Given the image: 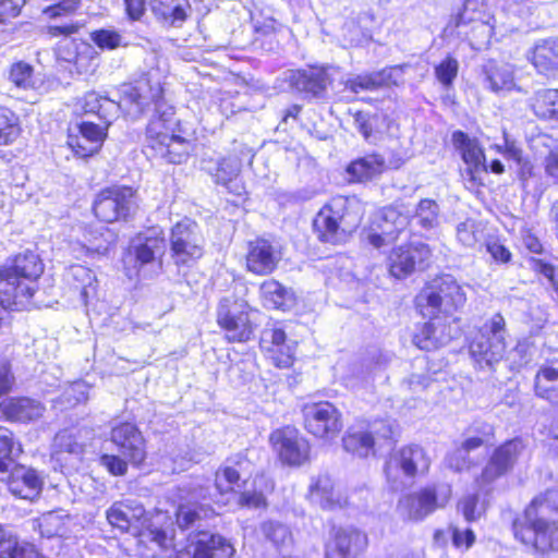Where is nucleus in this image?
I'll return each instance as SVG.
<instances>
[{
	"label": "nucleus",
	"mask_w": 558,
	"mask_h": 558,
	"mask_svg": "<svg viewBox=\"0 0 558 558\" xmlns=\"http://www.w3.org/2000/svg\"><path fill=\"white\" fill-rule=\"evenodd\" d=\"M154 106V114L146 130V150L151 157L168 163L181 165L194 149L192 141L179 134L173 120L174 108L162 97V87L151 73L135 84H125L120 89V100L114 101L96 92H88L82 99V109L92 113L109 126L120 110L131 119H137L146 109Z\"/></svg>",
	"instance_id": "nucleus-1"
},
{
	"label": "nucleus",
	"mask_w": 558,
	"mask_h": 558,
	"mask_svg": "<svg viewBox=\"0 0 558 558\" xmlns=\"http://www.w3.org/2000/svg\"><path fill=\"white\" fill-rule=\"evenodd\" d=\"M109 524L121 532H130L140 544H150L161 558H232L233 545L220 535L199 533L183 549H177L173 522L167 512L148 514L142 504L125 499L113 502L106 511Z\"/></svg>",
	"instance_id": "nucleus-2"
},
{
	"label": "nucleus",
	"mask_w": 558,
	"mask_h": 558,
	"mask_svg": "<svg viewBox=\"0 0 558 558\" xmlns=\"http://www.w3.org/2000/svg\"><path fill=\"white\" fill-rule=\"evenodd\" d=\"M558 492L549 489L532 500L524 512V520L513 524L514 536L541 553L558 549Z\"/></svg>",
	"instance_id": "nucleus-3"
},
{
	"label": "nucleus",
	"mask_w": 558,
	"mask_h": 558,
	"mask_svg": "<svg viewBox=\"0 0 558 558\" xmlns=\"http://www.w3.org/2000/svg\"><path fill=\"white\" fill-rule=\"evenodd\" d=\"M350 201L338 196L326 204L316 215L313 227L322 242L340 244L357 228L361 221L359 214L349 211Z\"/></svg>",
	"instance_id": "nucleus-4"
},
{
	"label": "nucleus",
	"mask_w": 558,
	"mask_h": 558,
	"mask_svg": "<svg viewBox=\"0 0 558 558\" xmlns=\"http://www.w3.org/2000/svg\"><path fill=\"white\" fill-rule=\"evenodd\" d=\"M166 252V240L159 228L140 233L124 257L125 274L130 279L147 276L146 268L155 272L161 268V257Z\"/></svg>",
	"instance_id": "nucleus-5"
},
{
	"label": "nucleus",
	"mask_w": 558,
	"mask_h": 558,
	"mask_svg": "<svg viewBox=\"0 0 558 558\" xmlns=\"http://www.w3.org/2000/svg\"><path fill=\"white\" fill-rule=\"evenodd\" d=\"M506 320L499 313L494 314L470 341V353L481 367H493L506 354Z\"/></svg>",
	"instance_id": "nucleus-6"
},
{
	"label": "nucleus",
	"mask_w": 558,
	"mask_h": 558,
	"mask_svg": "<svg viewBox=\"0 0 558 558\" xmlns=\"http://www.w3.org/2000/svg\"><path fill=\"white\" fill-rule=\"evenodd\" d=\"M451 497V487L436 484L403 496L397 510L403 519L422 521L437 509L444 508Z\"/></svg>",
	"instance_id": "nucleus-7"
},
{
	"label": "nucleus",
	"mask_w": 558,
	"mask_h": 558,
	"mask_svg": "<svg viewBox=\"0 0 558 558\" xmlns=\"http://www.w3.org/2000/svg\"><path fill=\"white\" fill-rule=\"evenodd\" d=\"M250 311L247 301L235 295H228L219 301L217 323L226 331L229 342H245L251 338L253 327L248 317Z\"/></svg>",
	"instance_id": "nucleus-8"
},
{
	"label": "nucleus",
	"mask_w": 558,
	"mask_h": 558,
	"mask_svg": "<svg viewBox=\"0 0 558 558\" xmlns=\"http://www.w3.org/2000/svg\"><path fill=\"white\" fill-rule=\"evenodd\" d=\"M429 469V459L420 446L402 447L390 454L385 465L387 481L393 489L404 486L402 476L414 478Z\"/></svg>",
	"instance_id": "nucleus-9"
},
{
	"label": "nucleus",
	"mask_w": 558,
	"mask_h": 558,
	"mask_svg": "<svg viewBox=\"0 0 558 558\" xmlns=\"http://www.w3.org/2000/svg\"><path fill=\"white\" fill-rule=\"evenodd\" d=\"M418 301H425L433 310H437L445 316L452 314L463 307L466 295L463 288L450 275H444L434 279L430 284L423 289Z\"/></svg>",
	"instance_id": "nucleus-10"
},
{
	"label": "nucleus",
	"mask_w": 558,
	"mask_h": 558,
	"mask_svg": "<svg viewBox=\"0 0 558 558\" xmlns=\"http://www.w3.org/2000/svg\"><path fill=\"white\" fill-rule=\"evenodd\" d=\"M305 429L314 437L332 440L342 429L340 411L330 402H313L304 404Z\"/></svg>",
	"instance_id": "nucleus-11"
},
{
	"label": "nucleus",
	"mask_w": 558,
	"mask_h": 558,
	"mask_svg": "<svg viewBox=\"0 0 558 558\" xmlns=\"http://www.w3.org/2000/svg\"><path fill=\"white\" fill-rule=\"evenodd\" d=\"M204 240L197 225L184 219L171 230L170 247L174 263L178 266L190 265L203 256Z\"/></svg>",
	"instance_id": "nucleus-12"
},
{
	"label": "nucleus",
	"mask_w": 558,
	"mask_h": 558,
	"mask_svg": "<svg viewBox=\"0 0 558 558\" xmlns=\"http://www.w3.org/2000/svg\"><path fill=\"white\" fill-rule=\"evenodd\" d=\"M269 441L280 461L286 465L300 466L310 459V442L294 427L286 426L274 430Z\"/></svg>",
	"instance_id": "nucleus-13"
},
{
	"label": "nucleus",
	"mask_w": 558,
	"mask_h": 558,
	"mask_svg": "<svg viewBox=\"0 0 558 558\" xmlns=\"http://www.w3.org/2000/svg\"><path fill=\"white\" fill-rule=\"evenodd\" d=\"M134 190L129 186H113L102 190L94 202L95 216L104 222L125 219L134 207Z\"/></svg>",
	"instance_id": "nucleus-14"
},
{
	"label": "nucleus",
	"mask_w": 558,
	"mask_h": 558,
	"mask_svg": "<svg viewBox=\"0 0 558 558\" xmlns=\"http://www.w3.org/2000/svg\"><path fill=\"white\" fill-rule=\"evenodd\" d=\"M307 498L312 504L325 510L343 509L349 505L360 507L337 485L328 474H318L311 478Z\"/></svg>",
	"instance_id": "nucleus-15"
},
{
	"label": "nucleus",
	"mask_w": 558,
	"mask_h": 558,
	"mask_svg": "<svg viewBox=\"0 0 558 558\" xmlns=\"http://www.w3.org/2000/svg\"><path fill=\"white\" fill-rule=\"evenodd\" d=\"M430 250L422 242H411L392 248L388 256V268L392 277L403 279L423 266L429 258Z\"/></svg>",
	"instance_id": "nucleus-16"
},
{
	"label": "nucleus",
	"mask_w": 558,
	"mask_h": 558,
	"mask_svg": "<svg viewBox=\"0 0 558 558\" xmlns=\"http://www.w3.org/2000/svg\"><path fill=\"white\" fill-rule=\"evenodd\" d=\"M396 424L390 420L374 422L371 432L350 427L342 438L345 451L360 458L374 453V434L383 438H391L396 432Z\"/></svg>",
	"instance_id": "nucleus-17"
},
{
	"label": "nucleus",
	"mask_w": 558,
	"mask_h": 558,
	"mask_svg": "<svg viewBox=\"0 0 558 558\" xmlns=\"http://www.w3.org/2000/svg\"><path fill=\"white\" fill-rule=\"evenodd\" d=\"M242 168L241 159L230 154L217 159H204L203 169L211 177L213 181L223 186L229 193L241 196L245 192V187L240 180Z\"/></svg>",
	"instance_id": "nucleus-18"
},
{
	"label": "nucleus",
	"mask_w": 558,
	"mask_h": 558,
	"mask_svg": "<svg viewBox=\"0 0 558 558\" xmlns=\"http://www.w3.org/2000/svg\"><path fill=\"white\" fill-rule=\"evenodd\" d=\"M252 464L242 454L229 458L225 465L216 472L215 487L220 495L216 501L218 505L229 502L228 494L235 493L246 484L245 476L251 473Z\"/></svg>",
	"instance_id": "nucleus-19"
},
{
	"label": "nucleus",
	"mask_w": 558,
	"mask_h": 558,
	"mask_svg": "<svg viewBox=\"0 0 558 558\" xmlns=\"http://www.w3.org/2000/svg\"><path fill=\"white\" fill-rule=\"evenodd\" d=\"M458 335L456 318L435 316L414 335L413 342L421 350L429 351L446 345Z\"/></svg>",
	"instance_id": "nucleus-20"
},
{
	"label": "nucleus",
	"mask_w": 558,
	"mask_h": 558,
	"mask_svg": "<svg viewBox=\"0 0 558 558\" xmlns=\"http://www.w3.org/2000/svg\"><path fill=\"white\" fill-rule=\"evenodd\" d=\"M523 440L514 438L495 449L489 462L482 472L478 485L484 486L493 483L505 475L524 451Z\"/></svg>",
	"instance_id": "nucleus-21"
},
{
	"label": "nucleus",
	"mask_w": 558,
	"mask_h": 558,
	"mask_svg": "<svg viewBox=\"0 0 558 558\" xmlns=\"http://www.w3.org/2000/svg\"><path fill=\"white\" fill-rule=\"evenodd\" d=\"M282 258L280 247L266 239L251 241L246 253V269L257 276L275 271Z\"/></svg>",
	"instance_id": "nucleus-22"
},
{
	"label": "nucleus",
	"mask_w": 558,
	"mask_h": 558,
	"mask_svg": "<svg viewBox=\"0 0 558 558\" xmlns=\"http://www.w3.org/2000/svg\"><path fill=\"white\" fill-rule=\"evenodd\" d=\"M8 472L7 486L15 497L34 500L41 494L45 483L41 472L24 464H16Z\"/></svg>",
	"instance_id": "nucleus-23"
},
{
	"label": "nucleus",
	"mask_w": 558,
	"mask_h": 558,
	"mask_svg": "<svg viewBox=\"0 0 558 558\" xmlns=\"http://www.w3.org/2000/svg\"><path fill=\"white\" fill-rule=\"evenodd\" d=\"M110 439L131 463L141 464L146 458L144 437L134 424L124 422L114 425Z\"/></svg>",
	"instance_id": "nucleus-24"
},
{
	"label": "nucleus",
	"mask_w": 558,
	"mask_h": 558,
	"mask_svg": "<svg viewBox=\"0 0 558 558\" xmlns=\"http://www.w3.org/2000/svg\"><path fill=\"white\" fill-rule=\"evenodd\" d=\"M367 536L362 531L349 527H339L328 544L327 558H356L367 547Z\"/></svg>",
	"instance_id": "nucleus-25"
},
{
	"label": "nucleus",
	"mask_w": 558,
	"mask_h": 558,
	"mask_svg": "<svg viewBox=\"0 0 558 558\" xmlns=\"http://www.w3.org/2000/svg\"><path fill=\"white\" fill-rule=\"evenodd\" d=\"M379 219L380 232H369L367 235L368 243L376 248L396 240L409 225V216L402 214L397 206L384 208L379 214Z\"/></svg>",
	"instance_id": "nucleus-26"
},
{
	"label": "nucleus",
	"mask_w": 558,
	"mask_h": 558,
	"mask_svg": "<svg viewBox=\"0 0 558 558\" xmlns=\"http://www.w3.org/2000/svg\"><path fill=\"white\" fill-rule=\"evenodd\" d=\"M452 144L460 151L471 180L475 181L477 174L487 172L486 157L477 140L462 131H456L452 134Z\"/></svg>",
	"instance_id": "nucleus-27"
},
{
	"label": "nucleus",
	"mask_w": 558,
	"mask_h": 558,
	"mask_svg": "<svg viewBox=\"0 0 558 558\" xmlns=\"http://www.w3.org/2000/svg\"><path fill=\"white\" fill-rule=\"evenodd\" d=\"M155 19L165 26L180 28L192 14L190 0H149Z\"/></svg>",
	"instance_id": "nucleus-28"
},
{
	"label": "nucleus",
	"mask_w": 558,
	"mask_h": 558,
	"mask_svg": "<svg viewBox=\"0 0 558 558\" xmlns=\"http://www.w3.org/2000/svg\"><path fill=\"white\" fill-rule=\"evenodd\" d=\"M289 81L296 90L319 96L330 84L331 78L328 69L311 68L290 71Z\"/></svg>",
	"instance_id": "nucleus-29"
},
{
	"label": "nucleus",
	"mask_w": 558,
	"mask_h": 558,
	"mask_svg": "<svg viewBox=\"0 0 558 558\" xmlns=\"http://www.w3.org/2000/svg\"><path fill=\"white\" fill-rule=\"evenodd\" d=\"M40 402L29 398H9L0 402V418L13 422H29L43 415Z\"/></svg>",
	"instance_id": "nucleus-30"
},
{
	"label": "nucleus",
	"mask_w": 558,
	"mask_h": 558,
	"mask_svg": "<svg viewBox=\"0 0 558 558\" xmlns=\"http://www.w3.org/2000/svg\"><path fill=\"white\" fill-rule=\"evenodd\" d=\"M259 291L265 307L289 311L295 305L294 292L276 280L264 281Z\"/></svg>",
	"instance_id": "nucleus-31"
},
{
	"label": "nucleus",
	"mask_w": 558,
	"mask_h": 558,
	"mask_svg": "<svg viewBox=\"0 0 558 558\" xmlns=\"http://www.w3.org/2000/svg\"><path fill=\"white\" fill-rule=\"evenodd\" d=\"M0 558H39L34 545L20 542L12 529L0 524Z\"/></svg>",
	"instance_id": "nucleus-32"
},
{
	"label": "nucleus",
	"mask_w": 558,
	"mask_h": 558,
	"mask_svg": "<svg viewBox=\"0 0 558 558\" xmlns=\"http://www.w3.org/2000/svg\"><path fill=\"white\" fill-rule=\"evenodd\" d=\"M531 60L542 74L551 75L558 72V40L547 39L536 44Z\"/></svg>",
	"instance_id": "nucleus-33"
},
{
	"label": "nucleus",
	"mask_w": 558,
	"mask_h": 558,
	"mask_svg": "<svg viewBox=\"0 0 558 558\" xmlns=\"http://www.w3.org/2000/svg\"><path fill=\"white\" fill-rule=\"evenodd\" d=\"M399 68L385 69L380 72L362 74L345 82V87L357 94L365 90H375L383 85L397 84L393 75L399 73Z\"/></svg>",
	"instance_id": "nucleus-34"
},
{
	"label": "nucleus",
	"mask_w": 558,
	"mask_h": 558,
	"mask_svg": "<svg viewBox=\"0 0 558 558\" xmlns=\"http://www.w3.org/2000/svg\"><path fill=\"white\" fill-rule=\"evenodd\" d=\"M385 168V159L378 154H371L351 161L347 173L352 181L364 182L380 174Z\"/></svg>",
	"instance_id": "nucleus-35"
},
{
	"label": "nucleus",
	"mask_w": 558,
	"mask_h": 558,
	"mask_svg": "<svg viewBox=\"0 0 558 558\" xmlns=\"http://www.w3.org/2000/svg\"><path fill=\"white\" fill-rule=\"evenodd\" d=\"M534 386L538 397L558 404V364L543 366L535 376Z\"/></svg>",
	"instance_id": "nucleus-36"
},
{
	"label": "nucleus",
	"mask_w": 558,
	"mask_h": 558,
	"mask_svg": "<svg viewBox=\"0 0 558 558\" xmlns=\"http://www.w3.org/2000/svg\"><path fill=\"white\" fill-rule=\"evenodd\" d=\"M70 517L61 511L44 513L38 519V529L47 538L63 537L69 532Z\"/></svg>",
	"instance_id": "nucleus-37"
},
{
	"label": "nucleus",
	"mask_w": 558,
	"mask_h": 558,
	"mask_svg": "<svg viewBox=\"0 0 558 558\" xmlns=\"http://www.w3.org/2000/svg\"><path fill=\"white\" fill-rule=\"evenodd\" d=\"M485 73L486 81L493 92L513 89V69L510 64L489 63L485 68Z\"/></svg>",
	"instance_id": "nucleus-38"
},
{
	"label": "nucleus",
	"mask_w": 558,
	"mask_h": 558,
	"mask_svg": "<svg viewBox=\"0 0 558 558\" xmlns=\"http://www.w3.org/2000/svg\"><path fill=\"white\" fill-rule=\"evenodd\" d=\"M71 45L75 47V54L66 60L74 63L78 73H93L98 66V53L95 48L84 41H72Z\"/></svg>",
	"instance_id": "nucleus-39"
},
{
	"label": "nucleus",
	"mask_w": 558,
	"mask_h": 558,
	"mask_svg": "<svg viewBox=\"0 0 558 558\" xmlns=\"http://www.w3.org/2000/svg\"><path fill=\"white\" fill-rule=\"evenodd\" d=\"M532 108L542 119L558 120V89H541L534 95Z\"/></svg>",
	"instance_id": "nucleus-40"
},
{
	"label": "nucleus",
	"mask_w": 558,
	"mask_h": 558,
	"mask_svg": "<svg viewBox=\"0 0 558 558\" xmlns=\"http://www.w3.org/2000/svg\"><path fill=\"white\" fill-rule=\"evenodd\" d=\"M108 128L105 123L99 125L93 121H83L71 130H74V132L83 135L86 141H89L90 148H84V153H97L107 137Z\"/></svg>",
	"instance_id": "nucleus-41"
},
{
	"label": "nucleus",
	"mask_w": 558,
	"mask_h": 558,
	"mask_svg": "<svg viewBox=\"0 0 558 558\" xmlns=\"http://www.w3.org/2000/svg\"><path fill=\"white\" fill-rule=\"evenodd\" d=\"M84 444L77 440L76 435L69 429L59 432L52 444V457L57 460L60 459L62 453H69L73 456H81L84 452Z\"/></svg>",
	"instance_id": "nucleus-42"
},
{
	"label": "nucleus",
	"mask_w": 558,
	"mask_h": 558,
	"mask_svg": "<svg viewBox=\"0 0 558 558\" xmlns=\"http://www.w3.org/2000/svg\"><path fill=\"white\" fill-rule=\"evenodd\" d=\"M70 275L76 282L74 289L80 291L82 300L86 303L96 292V278L94 272L89 268L75 265L71 267Z\"/></svg>",
	"instance_id": "nucleus-43"
},
{
	"label": "nucleus",
	"mask_w": 558,
	"mask_h": 558,
	"mask_svg": "<svg viewBox=\"0 0 558 558\" xmlns=\"http://www.w3.org/2000/svg\"><path fill=\"white\" fill-rule=\"evenodd\" d=\"M439 213V205L434 199L424 198L417 204L414 217L422 228L430 230L438 227Z\"/></svg>",
	"instance_id": "nucleus-44"
},
{
	"label": "nucleus",
	"mask_w": 558,
	"mask_h": 558,
	"mask_svg": "<svg viewBox=\"0 0 558 558\" xmlns=\"http://www.w3.org/2000/svg\"><path fill=\"white\" fill-rule=\"evenodd\" d=\"M19 135L17 117L10 109L0 107V146L11 145Z\"/></svg>",
	"instance_id": "nucleus-45"
},
{
	"label": "nucleus",
	"mask_w": 558,
	"mask_h": 558,
	"mask_svg": "<svg viewBox=\"0 0 558 558\" xmlns=\"http://www.w3.org/2000/svg\"><path fill=\"white\" fill-rule=\"evenodd\" d=\"M92 41L101 50H113L126 46L124 36L113 28H100L90 33Z\"/></svg>",
	"instance_id": "nucleus-46"
},
{
	"label": "nucleus",
	"mask_w": 558,
	"mask_h": 558,
	"mask_svg": "<svg viewBox=\"0 0 558 558\" xmlns=\"http://www.w3.org/2000/svg\"><path fill=\"white\" fill-rule=\"evenodd\" d=\"M456 236L463 246L474 247L483 238L481 223L474 219L460 222L456 228Z\"/></svg>",
	"instance_id": "nucleus-47"
},
{
	"label": "nucleus",
	"mask_w": 558,
	"mask_h": 558,
	"mask_svg": "<svg viewBox=\"0 0 558 558\" xmlns=\"http://www.w3.org/2000/svg\"><path fill=\"white\" fill-rule=\"evenodd\" d=\"M209 511L215 512L214 509H206L204 505H181L177 511V523L182 530L189 529L196 519L208 517Z\"/></svg>",
	"instance_id": "nucleus-48"
},
{
	"label": "nucleus",
	"mask_w": 558,
	"mask_h": 558,
	"mask_svg": "<svg viewBox=\"0 0 558 558\" xmlns=\"http://www.w3.org/2000/svg\"><path fill=\"white\" fill-rule=\"evenodd\" d=\"M34 69L31 64L19 61L11 65L9 78L17 87L28 89L34 86Z\"/></svg>",
	"instance_id": "nucleus-49"
},
{
	"label": "nucleus",
	"mask_w": 558,
	"mask_h": 558,
	"mask_svg": "<svg viewBox=\"0 0 558 558\" xmlns=\"http://www.w3.org/2000/svg\"><path fill=\"white\" fill-rule=\"evenodd\" d=\"M88 391L89 387L84 381H74L64 389L60 402L65 408L74 407L88 399Z\"/></svg>",
	"instance_id": "nucleus-50"
},
{
	"label": "nucleus",
	"mask_w": 558,
	"mask_h": 558,
	"mask_svg": "<svg viewBox=\"0 0 558 558\" xmlns=\"http://www.w3.org/2000/svg\"><path fill=\"white\" fill-rule=\"evenodd\" d=\"M458 71V60L451 56H448L438 65L435 66V76L445 88H449L457 77Z\"/></svg>",
	"instance_id": "nucleus-51"
},
{
	"label": "nucleus",
	"mask_w": 558,
	"mask_h": 558,
	"mask_svg": "<svg viewBox=\"0 0 558 558\" xmlns=\"http://www.w3.org/2000/svg\"><path fill=\"white\" fill-rule=\"evenodd\" d=\"M264 536L276 546L286 544L290 539L289 529L277 521H266L260 526Z\"/></svg>",
	"instance_id": "nucleus-52"
},
{
	"label": "nucleus",
	"mask_w": 558,
	"mask_h": 558,
	"mask_svg": "<svg viewBox=\"0 0 558 558\" xmlns=\"http://www.w3.org/2000/svg\"><path fill=\"white\" fill-rule=\"evenodd\" d=\"M13 451L12 433L0 426V480H4L11 463L10 456Z\"/></svg>",
	"instance_id": "nucleus-53"
},
{
	"label": "nucleus",
	"mask_w": 558,
	"mask_h": 558,
	"mask_svg": "<svg viewBox=\"0 0 558 558\" xmlns=\"http://www.w3.org/2000/svg\"><path fill=\"white\" fill-rule=\"evenodd\" d=\"M266 352L277 367H290L293 363L294 342L288 341L283 345L274 347L272 350H267Z\"/></svg>",
	"instance_id": "nucleus-54"
},
{
	"label": "nucleus",
	"mask_w": 558,
	"mask_h": 558,
	"mask_svg": "<svg viewBox=\"0 0 558 558\" xmlns=\"http://www.w3.org/2000/svg\"><path fill=\"white\" fill-rule=\"evenodd\" d=\"M288 342L286 332L280 327L276 325L271 327H266L260 335V348L266 352L267 350H272L274 347L283 345V343Z\"/></svg>",
	"instance_id": "nucleus-55"
},
{
	"label": "nucleus",
	"mask_w": 558,
	"mask_h": 558,
	"mask_svg": "<svg viewBox=\"0 0 558 558\" xmlns=\"http://www.w3.org/2000/svg\"><path fill=\"white\" fill-rule=\"evenodd\" d=\"M459 508L461 509L466 521H475L484 512V506L480 502L478 496L475 494L464 497L460 501Z\"/></svg>",
	"instance_id": "nucleus-56"
},
{
	"label": "nucleus",
	"mask_w": 558,
	"mask_h": 558,
	"mask_svg": "<svg viewBox=\"0 0 558 558\" xmlns=\"http://www.w3.org/2000/svg\"><path fill=\"white\" fill-rule=\"evenodd\" d=\"M90 236H92L90 233L88 235L85 234L83 241H77L74 244L72 250H73V253L75 254L76 258H81L84 255H88V254H93V253L102 254L108 250L107 244L95 243Z\"/></svg>",
	"instance_id": "nucleus-57"
},
{
	"label": "nucleus",
	"mask_w": 558,
	"mask_h": 558,
	"mask_svg": "<svg viewBox=\"0 0 558 558\" xmlns=\"http://www.w3.org/2000/svg\"><path fill=\"white\" fill-rule=\"evenodd\" d=\"M497 153L501 154L506 159L513 160L518 165L522 162V149L513 141H509L506 132H504V144H496L492 146Z\"/></svg>",
	"instance_id": "nucleus-58"
},
{
	"label": "nucleus",
	"mask_w": 558,
	"mask_h": 558,
	"mask_svg": "<svg viewBox=\"0 0 558 558\" xmlns=\"http://www.w3.org/2000/svg\"><path fill=\"white\" fill-rule=\"evenodd\" d=\"M450 532H451L452 543H453L454 547H457L459 549H463V550L469 549L475 541L474 532L469 527L459 529L457 526H451Z\"/></svg>",
	"instance_id": "nucleus-59"
},
{
	"label": "nucleus",
	"mask_w": 558,
	"mask_h": 558,
	"mask_svg": "<svg viewBox=\"0 0 558 558\" xmlns=\"http://www.w3.org/2000/svg\"><path fill=\"white\" fill-rule=\"evenodd\" d=\"M100 464L112 475L121 476L128 471L126 462L116 454H102L100 457Z\"/></svg>",
	"instance_id": "nucleus-60"
},
{
	"label": "nucleus",
	"mask_w": 558,
	"mask_h": 558,
	"mask_svg": "<svg viewBox=\"0 0 558 558\" xmlns=\"http://www.w3.org/2000/svg\"><path fill=\"white\" fill-rule=\"evenodd\" d=\"M531 267L534 271L543 275L549 282V286L558 292V280L556 278V268L549 264L544 262L539 258H532L531 259Z\"/></svg>",
	"instance_id": "nucleus-61"
},
{
	"label": "nucleus",
	"mask_w": 558,
	"mask_h": 558,
	"mask_svg": "<svg viewBox=\"0 0 558 558\" xmlns=\"http://www.w3.org/2000/svg\"><path fill=\"white\" fill-rule=\"evenodd\" d=\"M80 0H62L59 3L48 7L44 13L51 19L72 14L78 9Z\"/></svg>",
	"instance_id": "nucleus-62"
},
{
	"label": "nucleus",
	"mask_w": 558,
	"mask_h": 558,
	"mask_svg": "<svg viewBox=\"0 0 558 558\" xmlns=\"http://www.w3.org/2000/svg\"><path fill=\"white\" fill-rule=\"evenodd\" d=\"M460 447L449 452L445 459L446 465L454 471H463L470 468L471 461L468 453H459Z\"/></svg>",
	"instance_id": "nucleus-63"
},
{
	"label": "nucleus",
	"mask_w": 558,
	"mask_h": 558,
	"mask_svg": "<svg viewBox=\"0 0 558 558\" xmlns=\"http://www.w3.org/2000/svg\"><path fill=\"white\" fill-rule=\"evenodd\" d=\"M25 0H0V23L19 15Z\"/></svg>",
	"instance_id": "nucleus-64"
}]
</instances>
